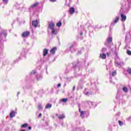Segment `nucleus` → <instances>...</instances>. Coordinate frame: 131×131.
Returning <instances> with one entry per match:
<instances>
[{"label":"nucleus","instance_id":"nucleus-1","mask_svg":"<svg viewBox=\"0 0 131 131\" xmlns=\"http://www.w3.org/2000/svg\"><path fill=\"white\" fill-rule=\"evenodd\" d=\"M126 2L125 6H123L121 8V11H122L123 9H126V11H128L131 8V0H124Z\"/></svg>","mask_w":131,"mask_h":131},{"label":"nucleus","instance_id":"nucleus-2","mask_svg":"<svg viewBox=\"0 0 131 131\" xmlns=\"http://www.w3.org/2000/svg\"><path fill=\"white\" fill-rule=\"evenodd\" d=\"M112 41V37L110 36L106 39V42H105V46L107 47H109V45H110L111 42Z\"/></svg>","mask_w":131,"mask_h":131},{"label":"nucleus","instance_id":"nucleus-3","mask_svg":"<svg viewBox=\"0 0 131 131\" xmlns=\"http://www.w3.org/2000/svg\"><path fill=\"white\" fill-rule=\"evenodd\" d=\"M55 27V24L54 23H49L48 25V28L51 30L54 29Z\"/></svg>","mask_w":131,"mask_h":131},{"label":"nucleus","instance_id":"nucleus-4","mask_svg":"<svg viewBox=\"0 0 131 131\" xmlns=\"http://www.w3.org/2000/svg\"><path fill=\"white\" fill-rule=\"evenodd\" d=\"M37 25H38V20H33L32 21V26H34L35 28L37 27Z\"/></svg>","mask_w":131,"mask_h":131},{"label":"nucleus","instance_id":"nucleus-5","mask_svg":"<svg viewBox=\"0 0 131 131\" xmlns=\"http://www.w3.org/2000/svg\"><path fill=\"white\" fill-rule=\"evenodd\" d=\"M30 33L29 32H25L22 34V37H27L28 35H29Z\"/></svg>","mask_w":131,"mask_h":131},{"label":"nucleus","instance_id":"nucleus-6","mask_svg":"<svg viewBox=\"0 0 131 131\" xmlns=\"http://www.w3.org/2000/svg\"><path fill=\"white\" fill-rule=\"evenodd\" d=\"M74 12H75V9L73 7H71L69 9V13L71 14V15H72V14L74 13Z\"/></svg>","mask_w":131,"mask_h":131},{"label":"nucleus","instance_id":"nucleus-7","mask_svg":"<svg viewBox=\"0 0 131 131\" xmlns=\"http://www.w3.org/2000/svg\"><path fill=\"white\" fill-rule=\"evenodd\" d=\"M56 51H57V48L54 47L51 50L50 53L52 54V55H54Z\"/></svg>","mask_w":131,"mask_h":131},{"label":"nucleus","instance_id":"nucleus-8","mask_svg":"<svg viewBox=\"0 0 131 131\" xmlns=\"http://www.w3.org/2000/svg\"><path fill=\"white\" fill-rule=\"evenodd\" d=\"M100 58H101V59H105L106 58V56L105 54L104 53H101L100 54Z\"/></svg>","mask_w":131,"mask_h":131},{"label":"nucleus","instance_id":"nucleus-9","mask_svg":"<svg viewBox=\"0 0 131 131\" xmlns=\"http://www.w3.org/2000/svg\"><path fill=\"white\" fill-rule=\"evenodd\" d=\"M121 17L122 18V21H125L126 20V15L121 13Z\"/></svg>","mask_w":131,"mask_h":131},{"label":"nucleus","instance_id":"nucleus-10","mask_svg":"<svg viewBox=\"0 0 131 131\" xmlns=\"http://www.w3.org/2000/svg\"><path fill=\"white\" fill-rule=\"evenodd\" d=\"M125 40L126 42H130V35H129L128 36L126 35L125 37Z\"/></svg>","mask_w":131,"mask_h":131},{"label":"nucleus","instance_id":"nucleus-11","mask_svg":"<svg viewBox=\"0 0 131 131\" xmlns=\"http://www.w3.org/2000/svg\"><path fill=\"white\" fill-rule=\"evenodd\" d=\"M79 112L80 113V116L82 118H83L84 117V112L81 111L80 108L79 109Z\"/></svg>","mask_w":131,"mask_h":131},{"label":"nucleus","instance_id":"nucleus-12","mask_svg":"<svg viewBox=\"0 0 131 131\" xmlns=\"http://www.w3.org/2000/svg\"><path fill=\"white\" fill-rule=\"evenodd\" d=\"M57 32H58L57 29L54 28L52 30L51 33L52 34H57Z\"/></svg>","mask_w":131,"mask_h":131},{"label":"nucleus","instance_id":"nucleus-13","mask_svg":"<svg viewBox=\"0 0 131 131\" xmlns=\"http://www.w3.org/2000/svg\"><path fill=\"white\" fill-rule=\"evenodd\" d=\"M15 114H16V112H15L14 111H12L10 113V116L12 118L13 117H14Z\"/></svg>","mask_w":131,"mask_h":131},{"label":"nucleus","instance_id":"nucleus-14","mask_svg":"<svg viewBox=\"0 0 131 131\" xmlns=\"http://www.w3.org/2000/svg\"><path fill=\"white\" fill-rule=\"evenodd\" d=\"M49 52V51L48 50V49H45L43 50V56H47V55H48V53Z\"/></svg>","mask_w":131,"mask_h":131},{"label":"nucleus","instance_id":"nucleus-15","mask_svg":"<svg viewBox=\"0 0 131 131\" xmlns=\"http://www.w3.org/2000/svg\"><path fill=\"white\" fill-rule=\"evenodd\" d=\"M119 20V16H116L114 21V23H117V22H118Z\"/></svg>","mask_w":131,"mask_h":131},{"label":"nucleus","instance_id":"nucleus-16","mask_svg":"<svg viewBox=\"0 0 131 131\" xmlns=\"http://www.w3.org/2000/svg\"><path fill=\"white\" fill-rule=\"evenodd\" d=\"M59 119H63V118H65V115L64 114H61L60 116H58Z\"/></svg>","mask_w":131,"mask_h":131},{"label":"nucleus","instance_id":"nucleus-17","mask_svg":"<svg viewBox=\"0 0 131 131\" xmlns=\"http://www.w3.org/2000/svg\"><path fill=\"white\" fill-rule=\"evenodd\" d=\"M122 90L125 93H127V92H128V89H127V88L126 87H123Z\"/></svg>","mask_w":131,"mask_h":131},{"label":"nucleus","instance_id":"nucleus-18","mask_svg":"<svg viewBox=\"0 0 131 131\" xmlns=\"http://www.w3.org/2000/svg\"><path fill=\"white\" fill-rule=\"evenodd\" d=\"M28 126V124L27 123H25L23 125H21V127L23 128H25Z\"/></svg>","mask_w":131,"mask_h":131},{"label":"nucleus","instance_id":"nucleus-19","mask_svg":"<svg viewBox=\"0 0 131 131\" xmlns=\"http://www.w3.org/2000/svg\"><path fill=\"white\" fill-rule=\"evenodd\" d=\"M52 107V104H48L46 106V109H49V108H51Z\"/></svg>","mask_w":131,"mask_h":131},{"label":"nucleus","instance_id":"nucleus-20","mask_svg":"<svg viewBox=\"0 0 131 131\" xmlns=\"http://www.w3.org/2000/svg\"><path fill=\"white\" fill-rule=\"evenodd\" d=\"M37 5H38V3H36L34 4L33 5H32L31 6V8H35V7H36V6H37Z\"/></svg>","mask_w":131,"mask_h":131},{"label":"nucleus","instance_id":"nucleus-21","mask_svg":"<svg viewBox=\"0 0 131 131\" xmlns=\"http://www.w3.org/2000/svg\"><path fill=\"white\" fill-rule=\"evenodd\" d=\"M68 101V99L67 98H64L61 99V102H63V103H66Z\"/></svg>","mask_w":131,"mask_h":131},{"label":"nucleus","instance_id":"nucleus-22","mask_svg":"<svg viewBox=\"0 0 131 131\" xmlns=\"http://www.w3.org/2000/svg\"><path fill=\"white\" fill-rule=\"evenodd\" d=\"M127 71L128 73H129V74H130L131 75V68H128V69L127 70Z\"/></svg>","mask_w":131,"mask_h":131},{"label":"nucleus","instance_id":"nucleus-23","mask_svg":"<svg viewBox=\"0 0 131 131\" xmlns=\"http://www.w3.org/2000/svg\"><path fill=\"white\" fill-rule=\"evenodd\" d=\"M57 26H58V27H60V26H61L62 25V23H61L60 21H59L58 23H57L56 24Z\"/></svg>","mask_w":131,"mask_h":131},{"label":"nucleus","instance_id":"nucleus-24","mask_svg":"<svg viewBox=\"0 0 131 131\" xmlns=\"http://www.w3.org/2000/svg\"><path fill=\"white\" fill-rule=\"evenodd\" d=\"M84 94L86 96H90V95H92V93L89 92L84 93Z\"/></svg>","mask_w":131,"mask_h":131},{"label":"nucleus","instance_id":"nucleus-25","mask_svg":"<svg viewBox=\"0 0 131 131\" xmlns=\"http://www.w3.org/2000/svg\"><path fill=\"white\" fill-rule=\"evenodd\" d=\"M107 50V49H106V48H102V53H104V52H106V51Z\"/></svg>","mask_w":131,"mask_h":131},{"label":"nucleus","instance_id":"nucleus-26","mask_svg":"<svg viewBox=\"0 0 131 131\" xmlns=\"http://www.w3.org/2000/svg\"><path fill=\"white\" fill-rule=\"evenodd\" d=\"M38 109H39V110L42 109V107H41V104H39L38 105Z\"/></svg>","mask_w":131,"mask_h":131},{"label":"nucleus","instance_id":"nucleus-27","mask_svg":"<svg viewBox=\"0 0 131 131\" xmlns=\"http://www.w3.org/2000/svg\"><path fill=\"white\" fill-rule=\"evenodd\" d=\"M112 76H114L115 75H116V72L114 71L112 74Z\"/></svg>","mask_w":131,"mask_h":131},{"label":"nucleus","instance_id":"nucleus-28","mask_svg":"<svg viewBox=\"0 0 131 131\" xmlns=\"http://www.w3.org/2000/svg\"><path fill=\"white\" fill-rule=\"evenodd\" d=\"M127 54L128 55H129L130 56H131V51H129V50H127Z\"/></svg>","mask_w":131,"mask_h":131},{"label":"nucleus","instance_id":"nucleus-29","mask_svg":"<svg viewBox=\"0 0 131 131\" xmlns=\"http://www.w3.org/2000/svg\"><path fill=\"white\" fill-rule=\"evenodd\" d=\"M119 125L121 126L122 124H123V123L121 121H119Z\"/></svg>","mask_w":131,"mask_h":131},{"label":"nucleus","instance_id":"nucleus-30","mask_svg":"<svg viewBox=\"0 0 131 131\" xmlns=\"http://www.w3.org/2000/svg\"><path fill=\"white\" fill-rule=\"evenodd\" d=\"M4 4H8V2H9V0H3Z\"/></svg>","mask_w":131,"mask_h":131},{"label":"nucleus","instance_id":"nucleus-31","mask_svg":"<svg viewBox=\"0 0 131 131\" xmlns=\"http://www.w3.org/2000/svg\"><path fill=\"white\" fill-rule=\"evenodd\" d=\"M88 104H89V106H93V102H89Z\"/></svg>","mask_w":131,"mask_h":131},{"label":"nucleus","instance_id":"nucleus-32","mask_svg":"<svg viewBox=\"0 0 131 131\" xmlns=\"http://www.w3.org/2000/svg\"><path fill=\"white\" fill-rule=\"evenodd\" d=\"M30 74L31 75H32V74H35V72L34 71H32Z\"/></svg>","mask_w":131,"mask_h":131},{"label":"nucleus","instance_id":"nucleus-33","mask_svg":"<svg viewBox=\"0 0 131 131\" xmlns=\"http://www.w3.org/2000/svg\"><path fill=\"white\" fill-rule=\"evenodd\" d=\"M51 3H55V2H57V0H50Z\"/></svg>","mask_w":131,"mask_h":131},{"label":"nucleus","instance_id":"nucleus-34","mask_svg":"<svg viewBox=\"0 0 131 131\" xmlns=\"http://www.w3.org/2000/svg\"><path fill=\"white\" fill-rule=\"evenodd\" d=\"M115 65H116V66H119V65H120V63H119L118 62H116Z\"/></svg>","mask_w":131,"mask_h":131},{"label":"nucleus","instance_id":"nucleus-35","mask_svg":"<svg viewBox=\"0 0 131 131\" xmlns=\"http://www.w3.org/2000/svg\"><path fill=\"white\" fill-rule=\"evenodd\" d=\"M57 86H58V88H60V86H61V84H60V83H59V84L57 85Z\"/></svg>","mask_w":131,"mask_h":131},{"label":"nucleus","instance_id":"nucleus-36","mask_svg":"<svg viewBox=\"0 0 131 131\" xmlns=\"http://www.w3.org/2000/svg\"><path fill=\"white\" fill-rule=\"evenodd\" d=\"M42 115L41 114H39L38 115V117H41Z\"/></svg>","mask_w":131,"mask_h":131},{"label":"nucleus","instance_id":"nucleus-37","mask_svg":"<svg viewBox=\"0 0 131 131\" xmlns=\"http://www.w3.org/2000/svg\"><path fill=\"white\" fill-rule=\"evenodd\" d=\"M30 129H31V126H29L28 127V130H30Z\"/></svg>","mask_w":131,"mask_h":131},{"label":"nucleus","instance_id":"nucleus-38","mask_svg":"<svg viewBox=\"0 0 131 131\" xmlns=\"http://www.w3.org/2000/svg\"><path fill=\"white\" fill-rule=\"evenodd\" d=\"M106 55H107V56H110V53H109V52L107 53H106Z\"/></svg>","mask_w":131,"mask_h":131},{"label":"nucleus","instance_id":"nucleus-39","mask_svg":"<svg viewBox=\"0 0 131 131\" xmlns=\"http://www.w3.org/2000/svg\"><path fill=\"white\" fill-rule=\"evenodd\" d=\"M75 86H74L73 88V91H75Z\"/></svg>","mask_w":131,"mask_h":131},{"label":"nucleus","instance_id":"nucleus-40","mask_svg":"<svg viewBox=\"0 0 131 131\" xmlns=\"http://www.w3.org/2000/svg\"><path fill=\"white\" fill-rule=\"evenodd\" d=\"M80 35H82V32L80 33Z\"/></svg>","mask_w":131,"mask_h":131},{"label":"nucleus","instance_id":"nucleus-41","mask_svg":"<svg viewBox=\"0 0 131 131\" xmlns=\"http://www.w3.org/2000/svg\"><path fill=\"white\" fill-rule=\"evenodd\" d=\"M78 54H80V51H79V52H78Z\"/></svg>","mask_w":131,"mask_h":131},{"label":"nucleus","instance_id":"nucleus-42","mask_svg":"<svg viewBox=\"0 0 131 131\" xmlns=\"http://www.w3.org/2000/svg\"><path fill=\"white\" fill-rule=\"evenodd\" d=\"M19 94H20V92H18V93H17V96H18V95H19Z\"/></svg>","mask_w":131,"mask_h":131},{"label":"nucleus","instance_id":"nucleus-43","mask_svg":"<svg viewBox=\"0 0 131 131\" xmlns=\"http://www.w3.org/2000/svg\"><path fill=\"white\" fill-rule=\"evenodd\" d=\"M20 131H26L25 130H20Z\"/></svg>","mask_w":131,"mask_h":131},{"label":"nucleus","instance_id":"nucleus-44","mask_svg":"<svg viewBox=\"0 0 131 131\" xmlns=\"http://www.w3.org/2000/svg\"><path fill=\"white\" fill-rule=\"evenodd\" d=\"M119 114H120V113H118V115H119Z\"/></svg>","mask_w":131,"mask_h":131},{"label":"nucleus","instance_id":"nucleus-45","mask_svg":"<svg viewBox=\"0 0 131 131\" xmlns=\"http://www.w3.org/2000/svg\"><path fill=\"white\" fill-rule=\"evenodd\" d=\"M123 27H124V25H123Z\"/></svg>","mask_w":131,"mask_h":131},{"label":"nucleus","instance_id":"nucleus-46","mask_svg":"<svg viewBox=\"0 0 131 131\" xmlns=\"http://www.w3.org/2000/svg\"><path fill=\"white\" fill-rule=\"evenodd\" d=\"M57 116H58V115H56Z\"/></svg>","mask_w":131,"mask_h":131}]
</instances>
